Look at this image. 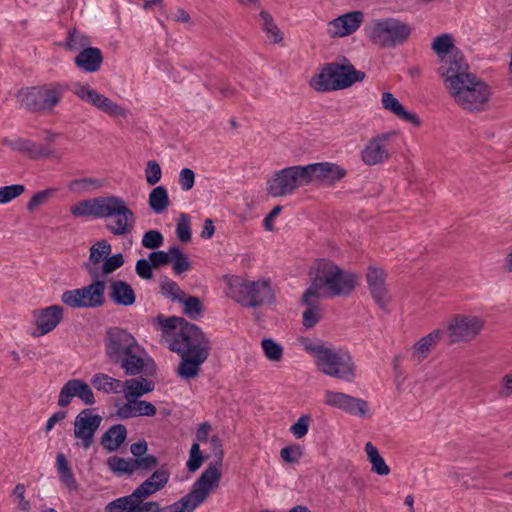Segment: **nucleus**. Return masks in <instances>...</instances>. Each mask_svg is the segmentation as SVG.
Listing matches in <instances>:
<instances>
[{
    "label": "nucleus",
    "mask_w": 512,
    "mask_h": 512,
    "mask_svg": "<svg viewBox=\"0 0 512 512\" xmlns=\"http://www.w3.org/2000/svg\"><path fill=\"white\" fill-rule=\"evenodd\" d=\"M166 342L168 348L181 358L177 368L178 376L184 380L197 377L211 350L210 341L203 331L197 325L186 321L180 331L167 338Z\"/></svg>",
    "instance_id": "1"
},
{
    "label": "nucleus",
    "mask_w": 512,
    "mask_h": 512,
    "mask_svg": "<svg viewBox=\"0 0 512 512\" xmlns=\"http://www.w3.org/2000/svg\"><path fill=\"white\" fill-rule=\"evenodd\" d=\"M105 356L109 363L120 367L127 376L146 374L148 364L146 351L127 330L119 327L107 329L104 337Z\"/></svg>",
    "instance_id": "2"
},
{
    "label": "nucleus",
    "mask_w": 512,
    "mask_h": 512,
    "mask_svg": "<svg viewBox=\"0 0 512 512\" xmlns=\"http://www.w3.org/2000/svg\"><path fill=\"white\" fill-rule=\"evenodd\" d=\"M443 80L455 102L463 109L479 111L490 98V87L469 69H459Z\"/></svg>",
    "instance_id": "3"
},
{
    "label": "nucleus",
    "mask_w": 512,
    "mask_h": 512,
    "mask_svg": "<svg viewBox=\"0 0 512 512\" xmlns=\"http://www.w3.org/2000/svg\"><path fill=\"white\" fill-rule=\"evenodd\" d=\"M303 347L315 358L317 369L324 375L345 382H352L356 378V365L348 351L326 346L319 341H306Z\"/></svg>",
    "instance_id": "4"
},
{
    "label": "nucleus",
    "mask_w": 512,
    "mask_h": 512,
    "mask_svg": "<svg viewBox=\"0 0 512 512\" xmlns=\"http://www.w3.org/2000/svg\"><path fill=\"white\" fill-rule=\"evenodd\" d=\"M356 286V275L344 271L330 261H321L317 265L315 276L306 290V296L317 295L319 298L348 296Z\"/></svg>",
    "instance_id": "5"
},
{
    "label": "nucleus",
    "mask_w": 512,
    "mask_h": 512,
    "mask_svg": "<svg viewBox=\"0 0 512 512\" xmlns=\"http://www.w3.org/2000/svg\"><path fill=\"white\" fill-rule=\"evenodd\" d=\"M365 73L350 64L327 63L318 74L312 77L311 87L319 92L346 89L356 82L364 80Z\"/></svg>",
    "instance_id": "6"
},
{
    "label": "nucleus",
    "mask_w": 512,
    "mask_h": 512,
    "mask_svg": "<svg viewBox=\"0 0 512 512\" xmlns=\"http://www.w3.org/2000/svg\"><path fill=\"white\" fill-rule=\"evenodd\" d=\"M226 295L244 307L256 308L274 298L270 282L267 280L249 281L239 276L228 279Z\"/></svg>",
    "instance_id": "7"
},
{
    "label": "nucleus",
    "mask_w": 512,
    "mask_h": 512,
    "mask_svg": "<svg viewBox=\"0 0 512 512\" xmlns=\"http://www.w3.org/2000/svg\"><path fill=\"white\" fill-rule=\"evenodd\" d=\"M67 86L52 82L20 90L18 94L21 106L33 113L51 112L61 101Z\"/></svg>",
    "instance_id": "8"
},
{
    "label": "nucleus",
    "mask_w": 512,
    "mask_h": 512,
    "mask_svg": "<svg viewBox=\"0 0 512 512\" xmlns=\"http://www.w3.org/2000/svg\"><path fill=\"white\" fill-rule=\"evenodd\" d=\"M92 282L82 288L63 292L61 300L71 308H99L105 303L106 284L100 279L98 267L83 265Z\"/></svg>",
    "instance_id": "9"
},
{
    "label": "nucleus",
    "mask_w": 512,
    "mask_h": 512,
    "mask_svg": "<svg viewBox=\"0 0 512 512\" xmlns=\"http://www.w3.org/2000/svg\"><path fill=\"white\" fill-rule=\"evenodd\" d=\"M365 30L374 44L384 48L403 44L411 34L410 26L395 18L375 20Z\"/></svg>",
    "instance_id": "10"
},
{
    "label": "nucleus",
    "mask_w": 512,
    "mask_h": 512,
    "mask_svg": "<svg viewBox=\"0 0 512 512\" xmlns=\"http://www.w3.org/2000/svg\"><path fill=\"white\" fill-rule=\"evenodd\" d=\"M103 219L106 229L114 236L130 234L135 225V215L124 199L118 196H107Z\"/></svg>",
    "instance_id": "11"
},
{
    "label": "nucleus",
    "mask_w": 512,
    "mask_h": 512,
    "mask_svg": "<svg viewBox=\"0 0 512 512\" xmlns=\"http://www.w3.org/2000/svg\"><path fill=\"white\" fill-rule=\"evenodd\" d=\"M309 184L307 165H296L276 172L267 182V191L272 197H281L292 194L297 188Z\"/></svg>",
    "instance_id": "12"
},
{
    "label": "nucleus",
    "mask_w": 512,
    "mask_h": 512,
    "mask_svg": "<svg viewBox=\"0 0 512 512\" xmlns=\"http://www.w3.org/2000/svg\"><path fill=\"white\" fill-rule=\"evenodd\" d=\"M432 49L439 58L438 73L443 79L459 69H469L467 61L463 54L455 48L450 35L437 36L432 43Z\"/></svg>",
    "instance_id": "13"
},
{
    "label": "nucleus",
    "mask_w": 512,
    "mask_h": 512,
    "mask_svg": "<svg viewBox=\"0 0 512 512\" xmlns=\"http://www.w3.org/2000/svg\"><path fill=\"white\" fill-rule=\"evenodd\" d=\"M73 93L82 101L91 104L110 116H125L126 110L88 84L74 83Z\"/></svg>",
    "instance_id": "14"
},
{
    "label": "nucleus",
    "mask_w": 512,
    "mask_h": 512,
    "mask_svg": "<svg viewBox=\"0 0 512 512\" xmlns=\"http://www.w3.org/2000/svg\"><path fill=\"white\" fill-rule=\"evenodd\" d=\"M102 417L93 414L91 409L82 410L74 421V436L81 440L84 449H89L94 443V435L99 429Z\"/></svg>",
    "instance_id": "15"
},
{
    "label": "nucleus",
    "mask_w": 512,
    "mask_h": 512,
    "mask_svg": "<svg viewBox=\"0 0 512 512\" xmlns=\"http://www.w3.org/2000/svg\"><path fill=\"white\" fill-rule=\"evenodd\" d=\"M395 132L378 134L368 141L361 151L362 161L369 166L383 163L390 158L389 142Z\"/></svg>",
    "instance_id": "16"
},
{
    "label": "nucleus",
    "mask_w": 512,
    "mask_h": 512,
    "mask_svg": "<svg viewBox=\"0 0 512 512\" xmlns=\"http://www.w3.org/2000/svg\"><path fill=\"white\" fill-rule=\"evenodd\" d=\"M324 403L354 416H365L368 411L366 400L343 392L327 390L324 395Z\"/></svg>",
    "instance_id": "17"
},
{
    "label": "nucleus",
    "mask_w": 512,
    "mask_h": 512,
    "mask_svg": "<svg viewBox=\"0 0 512 512\" xmlns=\"http://www.w3.org/2000/svg\"><path fill=\"white\" fill-rule=\"evenodd\" d=\"M483 328V321L475 316H456L448 325L452 342L469 341Z\"/></svg>",
    "instance_id": "18"
},
{
    "label": "nucleus",
    "mask_w": 512,
    "mask_h": 512,
    "mask_svg": "<svg viewBox=\"0 0 512 512\" xmlns=\"http://www.w3.org/2000/svg\"><path fill=\"white\" fill-rule=\"evenodd\" d=\"M307 167L310 183L319 181L325 186L334 185L347 174L342 166L331 162L312 163L308 164Z\"/></svg>",
    "instance_id": "19"
},
{
    "label": "nucleus",
    "mask_w": 512,
    "mask_h": 512,
    "mask_svg": "<svg viewBox=\"0 0 512 512\" xmlns=\"http://www.w3.org/2000/svg\"><path fill=\"white\" fill-rule=\"evenodd\" d=\"M385 279L386 274L383 269L376 267L368 268L366 274L368 287L372 298L382 310H386L391 302V295L386 287Z\"/></svg>",
    "instance_id": "20"
},
{
    "label": "nucleus",
    "mask_w": 512,
    "mask_h": 512,
    "mask_svg": "<svg viewBox=\"0 0 512 512\" xmlns=\"http://www.w3.org/2000/svg\"><path fill=\"white\" fill-rule=\"evenodd\" d=\"M3 144L32 160L50 158L54 154L48 146L24 138L15 140L4 139Z\"/></svg>",
    "instance_id": "21"
},
{
    "label": "nucleus",
    "mask_w": 512,
    "mask_h": 512,
    "mask_svg": "<svg viewBox=\"0 0 512 512\" xmlns=\"http://www.w3.org/2000/svg\"><path fill=\"white\" fill-rule=\"evenodd\" d=\"M63 307L51 305L33 312L36 327L39 335H45L52 331L63 318Z\"/></svg>",
    "instance_id": "22"
},
{
    "label": "nucleus",
    "mask_w": 512,
    "mask_h": 512,
    "mask_svg": "<svg viewBox=\"0 0 512 512\" xmlns=\"http://www.w3.org/2000/svg\"><path fill=\"white\" fill-rule=\"evenodd\" d=\"M221 464L210 463L208 467L201 473L199 478L194 482L192 490L200 497L206 500L211 490L219 485L221 479Z\"/></svg>",
    "instance_id": "23"
},
{
    "label": "nucleus",
    "mask_w": 512,
    "mask_h": 512,
    "mask_svg": "<svg viewBox=\"0 0 512 512\" xmlns=\"http://www.w3.org/2000/svg\"><path fill=\"white\" fill-rule=\"evenodd\" d=\"M157 413L156 407L148 401L140 399H126V402L118 406L116 416L119 419H130L139 416L153 417Z\"/></svg>",
    "instance_id": "24"
},
{
    "label": "nucleus",
    "mask_w": 512,
    "mask_h": 512,
    "mask_svg": "<svg viewBox=\"0 0 512 512\" xmlns=\"http://www.w3.org/2000/svg\"><path fill=\"white\" fill-rule=\"evenodd\" d=\"M106 202L107 196L82 200L70 207V213L75 217L103 219Z\"/></svg>",
    "instance_id": "25"
},
{
    "label": "nucleus",
    "mask_w": 512,
    "mask_h": 512,
    "mask_svg": "<svg viewBox=\"0 0 512 512\" xmlns=\"http://www.w3.org/2000/svg\"><path fill=\"white\" fill-rule=\"evenodd\" d=\"M75 66L82 72L95 73L103 63L102 51L97 47H87L79 51L74 59Z\"/></svg>",
    "instance_id": "26"
},
{
    "label": "nucleus",
    "mask_w": 512,
    "mask_h": 512,
    "mask_svg": "<svg viewBox=\"0 0 512 512\" xmlns=\"http://www.w3.org/2000/svg\"><path fill=\"white\" fill-rule=\"evenodd\" d=\"M363 19V12L352 11L332 20L330 27L334 29V35L343 37L354 33L362 24Z\"/></svg>",
    "instance_id": "27"
},
{
    "label": "nucleus",
    "mask_w": 512,
    "mask_h": 512,
    "mask_svg": "<svg viewBox=\"0 0 512 512\" xmlns=\"http://www.w3.org/2000/svg\"><path fill=\"white\" fill-rule=\"evenodd\" d=\"M443 333V330L435 329L418 340L412 347L411 359L416 364L422 362L439 343Z\"/></svg>",
    "instance_id": "28"
},
{
    "label": "nucleus",
    "mask_w": 512,
    "mask_h": 512,
    "mask_svg": "<svg viewBox=\"0 0 512 512\" xmlns=\"http://www.w3.org/2000/svg\"><path fill=\"white\" fill-rule=\"evenodd\" d=\"M382 107L386 110H389L394 115H396L399 119L406 121L412 124L415 127L420 126L421 121L420 118L412 112H409L405 109V107L399 102V100L390 92L382 93L381 99Z\"/></svg>",
    "instance_id": "29"
},
{
    "label": "nucleus",
    "mask_w": 512,
    "mask_h": 512,
    "mask_svg": "<svg viewBox=\"0 0 512 512\" xmlns=\"http://www.w3.org/2000/svg\"><path fill=\"white\" fill-rule=\"evenodd\" d=\"M108 296L111 301L120 306H132L136 301L132 286L120 279L110 283Z\"/></svg>",
    "instance_id": "30"
},
{
    "label": "nucleus",
    "mask_w": 512,
    "mask_h": 512,
    "mask_svg": "<svg viewBox=\"0 0 512 512\" xmlns=\"http://www.w3.org/2000/svg\"><path fill=\"white\" fill-rule=\"evenodd\" d=\"M121 388H123L125 399H139L143 395L152 392L155 388V383L143 377H134L122 382Z\"/></svg>",
    "instance_id": "31"
},
{
    "label": "nucleus",
    "mask_w": 512,
    "mask_h": 512,
    "mask_svg": "<svg viewBox=\"0 0 512 512\" xmlns=\"http://www.w3.org/2000/svg\"><path fill=\"white\" fill-rule=\"evenodd\" d=\"M127 438V429L122 424L112 425L101 437V445L108 452L120 448Z\"/></svg>",
    "instance_id": "32"
},
{
    "label": "nucleus",
    "mask_w": 512,
    "mask_h": 512,
    "mask_svg": "<svg viewBox=\"0 0 512 512\" xmlns=\"http://www.w3.org/2000/svg\"><path fill=\"white\" fill-rule=\"evenodd\" d=\"M56 468L60 482L69 491H76L78 488L77 481L67 458L63 453H58L56 456Z\"/></svg>",
    "instance_id": "33"
},
{
    "label": "nucleus",
    "mask_w": 512,
    "mask_h": 512,
    "mask_svg": "<svg viewBox=\"0 0 512 512\" xmlns=\"http://www.w3.org/2000/svg\"><path fill=\"white\" fill-rule=\"evenodd\" d=\"M319 299L317 295L307 297L306 292L302 296V302L307 306V309L302 314V323L308 329L313 328L320 320Z\"/></svg>",
    "instance_id": "34"
},
{
    "label": "nucleus",
    "mask_w": 512,
    "mask_h": 512,
    "mask_svg": "<svg viewBox=\"0 0 512 512\" xmlns=\"http://www.w3.org/2000/svg\"><path fill=\"white\" fill-rule=\"evenodd\" d=\"M92 386L105 394L121 392L122 382L105 373H96L90 380Z\"/></svg>",
    "instance_id": "35"
},
{
    "label": "nucleus",
    "mask_w": 512,
    "mask_h": 512,
    "mask_svg": "<svg viewBox=\"0 0 512 512\" xmlns=\"http://www.w3.org/2000/svg\"><path fill=\"white\" fill-rule=\"evenodd\" d=\"M148 204L155 214L163 213L170 205L167 189L164 186H157L149 194Z\"/></svg>",
    "instance_id": "36"
},
{
    "label": "nucleus",
    "mask_w": 512,
    "mask_h": 512,
    "mask_svg": "<svg viewBox=\"0 0 512 512\" xmlns=\"http://www.w3.org/2000/svg\"><path fill=\"white\" fill-rule=\"evenodd\" d=\"M365 452L372 465L371 470L381 476H386L390 473V468L386 464L383 457L379 454L377 448L371 443L367 442L365 445Z\"/></svg>",
    "instance_id": "37"
},
{
    "label": "nucleus",
    "mask_w": 512,
    "mask_h": 512,
    "mask_svg": "<svg viewBox=\"0 0 512 512\" xmlns=\"http://www.w3.org/2000/svg\"><path fill=\"white\" fill-rule=\"evenodd\" d=\"M112 246L107 240L97 241L90 247L88 262L84 265H91L97 267L101 262H104L106 257L111 253Z\"/></svg>",
    "instance_id": "38"
},
{
    "label": "nucleus",
    "mask_w": 512,
    "mask_h": 512,
    "mask_svg": "<svg viewBox=\"0 0 512 512\" xmlns=\"http://www.w3.org/2000/svg\"><path fill=\"white\" fill-rule=\"evenodd\" d=\"M204 501L203 496L200 497L191 489V491L180 500L169 505V508L173 509L174 512H193Z\"/></svg>",
    "instance_id": "39"
},
{
    "label": "nucleus",
    "mask_w": 512,
    "mask_h": 512,
    "mask_svg": "<svg viewBox=\"0 0 512 512\" xmlns=\"http://www.w3.org/2000/svg\"><path fill=\"white\" fill-rule=\"evenodd\" d=\"M81 379H70L61 388L57 404L64 408L70 405L74 397L79 398V382Z\"/></svg>",
    "instance_id": "40"
},
{
    "label": "nucleus",
    "mask_w": 512,
    "mask_h": 512,
    "mask_svg": "<svg viewBox=\"0 0 512 512\" xmlns=\"http://www.w3.org/2000/svg\"><path fill=\"white\" fill-rule=\"evenodd\" d=\"M103 186V181L97 178H80L70 181L68 189L72 193L82 194L87 193Z\"/></svg>",
    "instance_id": "41"
},
{
    "label": "nucleus",
    "mask_w": 512,
    "mask_h": 512,
    "mask_svg": "<svg viewBox=\"0 0 512 512\" xmlns=\"http://www.w3.org/2000/svg\"><path fill=\"white\" fill-rule=\"evenodd\" d=\"M108 468L116 475H132L133 471V458H122L118 456H111L107 459Z\"/></svg>",
    "instance_id": "42"
},
{
    "label": "nucleus",
    "mask_w": 512,
    "mask_h": 512,
    "mask_svg": "<svg viewBox=\"0 0 512 512\" xmlns=\"http://www.w3.org/2000/svg\"><path fill=\"white\" fill-rule=\"evenodd\" d=\"M186 321V319L177 316L164 317L163 315H159L157 317V323L163 335H165V340L171 338L177 331H180V327L183 326Z\"/></svg>",
    "instance_id": "43"
},
{
    "label": "nucleus",
    "mask_w": 512,
    "mask_h": 512,
    "mask_svg": "<svg viewBox=\"0 0 512 512\" xmlns=\"http://www.w3.org/2000/svg\"><path fill=\"white\" fill-rule=\"evenodd\" d=\"M136 500L137 497L134 496V492L116 498L105 506V512H134Z\"/></svg>",
    "instance_id": "44"
},
{
    "label": "nucleus",
    "mask_w": 512,
    "mask_h": 512,
    "mask_svg": "<svg viewBox=\"0 0 512 512\" xmlns=\"http://www.w3.org/2000/svg\"><path fill=\"white\" fill-rule=\"evenodd\" d=\"M170 254L171 262H173V272L176 275L187 272L191 269V263L186 254H184L181 249L176 246H170Z\"/></svg>",
    "instance_id": "45"
},
{
    "label": "nucleus",
    "mask_w": 512,
    "mask_h": 512,
    "mask_svg": "<svg viewBox=\"0 0 512 512\" xmlns=\"http://www.w3.org/2000/svg\"><path fill=\"white\" fill-rule=\"evenodd\" d=\"M179 303L184 305V314L190 319L198 320L203 316V304L199 297L186 295Z\"/></svg>",
    "instance_id": "46"
},
{
    "label": "nucleus",
    "mask_w": 512,
    "mask_h": 512,
    "mask_svg": "<svg viewBox=\"0 0 512 512\" xmlns=\"http://www.w3.org/2000/svg\"><path fill=\"white\" fill-rule=\"evenodd\" d=\"M159 465V460L156 456L146 454L142 457L133 458V471L138 472L141 476L156 469Z\"/></svg>",
    "instance_id": "47"
},
{
    "label": "nucleus",
    "mask_w": 512,
    "mask_h": 512,
    "mask_svg": "<svg viewBox=\"0 0 512 512\" xmlns=\"http://www.w3.org/2000/svg\"><path fill=\"white\" fill-rule=\"evenodd\" d=\"M259 16L262 21V29L267 36L273 38V43H280L283 40V34L274 23L272 16L267 11H261Z\"/></svg>",
    "instance_id": "48"
},
{
    "label": "nucleus",
    "mask_w": 512,
    "mask_h": 512,
    "mask_svg": "<svg viewBox=\"0 0 512 512\" xmlns=\"http://www.w3.org/2000/svg\"><path fill=\"white\" fill-rule=\"evenodd\" d=\"M90 40L77 30H70L66 38V48L71 51H81L89 47Z\"/></svg>",
    "instance_id": "49"
},
{
    "label": "nucleus",
    "mask_w": 512,
    "mask_h": 512,
    "mask_svg": "<svg viewBox=\"0 0 512 512\" xmlns=\"http://www.w3.org/2000/svg\"><path fill=\"white\" fill-rule=\"evenodd\" d=\"M160 287L161 293L172 301H182L183 297L186 296V294L180 289L179 285L167 277L162 280Z\"/></svg>",
    "instance_id": "50"
},
{
    "label": "nucleus",
    "mask_w": 512,
    "mask_h": 512,
    "mask_svg": "<svg viewBox=\"0 0 512 512\" xmlns=\"http://www.w3.org/2000/svg\"><path fill=\"white\" fill-rule=\"evenodd\" d=\"M206 460V457L202 454L200 450V444L198 442H193L189 451V458L186 462V468L190 473L196 472L203 462Z\"/></svg>",
    "instance_id": "51"
},
{
    "label": "nucleus",
    "mask_w": 512,
    "mask_h": 512,
    "mask_svg": "<svg viewBox=\"0 0 512 512\" xmlns=\"http://www.w3.org/2000/svg\"><path fill=\"white\" fill-rule=\"evenodd\" d=\"M261 347L264 355L270 361H279L283 355V348L280 344L271 338H264L261 341Z\"/></svg>",
    "instance_id": "52"
},
{
    "label": "nucleus",
    "mask_w": 512,
    "mask_h": 512,
    "mask_svg": "<svg viewBox=\"0 0 512 512\" xmlns=\"http://www.w3.org/2000/svg\"><path fill=\"white\" fill-rule=\"evenodd\" d=\"M56 192V188L49 187L47 189L35 193L27 202V210L30 212L34 211L37 207L45 204L50 198H52L56 194Z\"/></svg>",
    "instance_id": "53"
},
{
    "label": "nucleus",
    "mask_w": 512,
    "mask_h": 512,
    "mask_svg": "<svg viewBox=\"0 0 512 512\" xmlns=\"http://www.w3.org/2000/svg\"><path fill=\"white\" fill-rule=\"evenodd\" d=\"M124 264V257L121 253L107 256L99 269L100 278L109 275L119 269Z\"/></svg>",
    "instance_id": "54"
},
{
    "label": "nucleus",
    "mask_w": 512,
    "mask_h": 512,
    "mask_svg": "<svg viewBox=\"0 0 512 512\" xmlns=\"http://www.w3.org/2000/svg\"><path fill=\"white\" fill-rule=\"evenodd\" d=\"M25 191V186L22 184H12L0 187V204H6L13 199L19 197Z\"/></svg>",
    "instance_id": "55"
},
{
    "label": "nucleus",
    "mask_w": 512,
    "mask_h": 512,
    "mask_svg": "<svg viewBox=\"0 0 512 512\" xmlns=\"http://www.w3.org/2000/svg\"><path fill=\"white\" fill-rule=\"evenodd\" d=\"M176 235L178 239L187 243L191 240V227H190V217L185 213H181L178 223L176 225Z\"/></svg>",
    "instance_id": "56"
},
{
    "label": "nucleus",
    "mask_w": 512,
    "mask_h": 512,
    "mask_svg": "<svg viewBox=\"0 0 512 512\" xmlns=\"http://www.w3.org/2000/svg\"><path fill=\"white\" fill-rule=\"evenodd\" d=\"M163 489L161 486H159V483H154L149 479H146L143 481L139 486H137L134 489V496L137 498H148L158 491Z\"/></svg>",
    "instance_id": "57"
},
{
    "label": "nucleus",
    "mask_w": 512,
    "mask_h": 512,
    "mask_svg": "<svg viewBox=\"0 0 512 512\" xmlns=\"http://www.w3.org/2000/svg\"><path fill=\"white\" fill-rule=\"evenodd\" d=\"M164 237L158 230L147 231L142 238V246L147 249H157L163 245Z\"/></svg>",
    "instance_id": "58"
},
{
    "label": "nucleus",
    "mask_w": 512,
    "mask_h": 512,
    "mask_svg": "<svg viewBox=\"0 0 512 512\" xmlns=\"http://www.w3.org/2000/svg\"><path fill=\"white\" fill-rule=\"evenodd\" d=\"M302 455L303 452L299 445H289L282 448L280 451L282 460L289 464L298 463Z\"/></svg>",
    "instance_id": "59"
},
{
    "label": "nucleus",
    "mask_w": 512,
    "mask_h": 512,
    "mask_svg": "<svg viewBox=\"0 0 512 512\" xmlns=\"http://www.w3.org/2000/svg\"><path fill=\"white\" fill-rule=\"evenodd\" d=\"M145 177L149 185H155L161 180L162 171L158 162L155 160H150L147 162Z\"/></svg>",
    "instance_id": "60"
},
{
    "label": "nucleus",
    "mask_w": 512,
    "mask_h": 512,
    "mask_svg": "<svg viewBox=\"0 0 512 512\" xmlns=\"http://www.w3.org/2000/svg\"><path fill=\"white\" fill-rule=\"evenodd\" d=\"M310 424V416L309 415H302L298 418V420L291 425L290 432L297 438L301 439L304 437L309 429Z\"/></svg>",
    "instance_id": "61"
},
{
    "label": "nucleus",
    "mask_w": 512,
    "mask_h": 512,
    "mask_svg": "<svg viewBox=\"0 0 512 512\" xmlns=\"http://www.w3.org/2000/svg\"><path fill=\"white\" fill-rule=\"evenodd\" d=\"M26 487L24 484H17L13 490V496L17 501V510L19 511H30L31 505L28 500L25 498Z\"/></svg>",
    "instance_id": "62"
},
{
    "label": "nucleus",
    "mask_w": 512,
    "mask_h": 512,
    "mask_svg": "<svg viewBox=\"0 0 512 512\" xmlns=\"http://www.w3.org/2000/svg\"><path fill=\"white\" fill-rule=\"evenodd\" d=\"M154 268L152 262L148 259L141 258L137 260L135 265V271L137 275L145 280H150L153 278L152 269Z\"/></svg>",
    "instance_id": "63"
},
{
    "label": "nucleus",
    "mask_w": 512,
    "mask_h": 512,
    "mask_svg": "<svg viewBox=\"0 0 512 512\" xmlns=\"http://www.w3.org/2000/svg\"><path fill=\"white\" fill-rule=\"evenodd\" d=\"M170 478V471L167 468L166 465H162L160 467H157L153 470V473L148 477L147 479L151 480L152 482L159 483V486L164 488Z\"/></svg>",
    "instance_id": "64"
}]
</instances>
